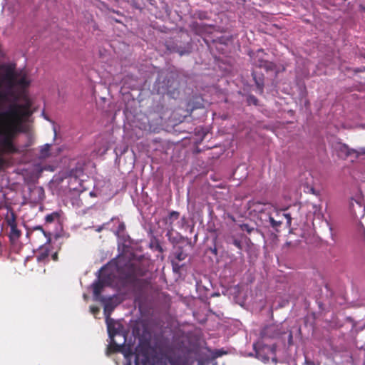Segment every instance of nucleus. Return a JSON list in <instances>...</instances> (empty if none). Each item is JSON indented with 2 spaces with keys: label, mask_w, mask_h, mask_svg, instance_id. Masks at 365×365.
Returning <instances> with one entry per match:
<instances>
[{
  "label": "nucleus",
  "mask_w": 365,
  "mask_h": 365,
  "mask_svg": "<svg viewBox=\"0 0 365 365\" xmlns=\"http://www.w3.org/2000/svg\"><path fill=\"white\" fill-rule=\"evenodd\" d=\"M98 279L92 284L94 301L101 302L104 306V315L107 329L118 323L110 318L114 309L121 302L120 297L116 294L103 296L101 292L106 286H124L131 281L135 275V269L132 264L125 263L121 266L118 263H110L103 267L98 272Z\"/></svg>",
  "instance_id": "nucleus-1"
},
{
  "label": "nucleus",
  "mask_w": 365,
  "mask_h": 365,
  "mask_svg": "<svg viewBox=\"0 0 365 365\" xmlns=\"http://www.w3.org/2000/svg\"><path fill=\"white\" fill-rule=\"evenodd\" d=\"M108 329L110 344L106 349V355L110 352H120L124 356L125 365H166L156 355L151 354L145 347L138 346L134 349L133 344H126V335L124 327L119 322L111 325Z\"/></svg>",
  "instance_id": "nucleus-2"
},
{
  "label": "nucleus",
  "mask_w": 365,
  "mask_h": 365,
  "mask_svg": "<svg viewBox=\"0 0 365 365\" xmlns=\"http://www.w3.org/2000/svg\"><path fill=\"white\" fill-rule=\"evenodd\" d=\"M180 81L178 73L173 71H163L158 73L153 90L158 94H167L172 98H177L180 95Z\"/></svg>",
  "instance_id": "nucleus-3"
},
{
  "label": "nucleus",
  "mask_w": 365,
  "mask_h": 365,
  "mask_svg": "<svg viewBox=\"0 0 365 365\" xmlns=\"http://www.w3.org/2000/svg\"><path fill=\"white\" fill-rule=\"evenodd\" d=\"M83 168L81 165L76 166L69 171L68 177V187L70 190L82 192L83 190Z\"/></svg>",
  "instance_id": "nucleus-4"
},
{
  "label": "nucleus",
  "mask_w": 365,
  "mask_h": 365,
  "mask_svg": "<svg viewBox=\"0 0 365 365\" xmlns=\"http://www.w3.org/2000/svg\"><path fill=\"white\" fill-rule=\"evenodd\" d=\"M165 47L170 53H177L181 56L189 54L192 51L190 41L169 40L165 42Z\"/></svg>",
  "instance_id": "nucleus-5"
},
{
  "label": "nucleus",
  "mask_w": 365,
  "mask_h": 365,
  "mask_svg": "<svg viewBox=\"0 0 365 365\" xmlns=\"http://www.w3.org/2000/svg\"><path fill=\"white\" fill-rule=\"evenodd\" d=\"M264 55V53L262 49H258L255 53H250L252 63L255 66L262 68L267 71H274L275 68V65L272 62L264 60L263 58Z\"/></svg>",
  "instance_id": "nucleus-6"
},
{
  "label": "nucleus",
  "mask_w": 365,
  "mask_h": 365,
  "mask_svg": "<svg viewBox=\"0 0 365 365\" xmlns=\"http://www.w3.org/2000/svg\"><path fill=\"white\" fill-rule=\"evenodd\" d=\"M256 357L264 363L269 361L270 356H273L272 361L277 362L275 358L276 346L274 345H263L262 347L257 349L254 346Z\"/></svg>",
  "instance_id": "nucleus-7"
},
{
  "label": "nucleus",
  "mask_w": 365,
  "mask_h": 365,
  "mask_svg": "<svg viewBox=\"0 0 365 365\" xmlns=\"http://www.w3.org/2000/svg\"><path fill=\"white\" fill-rule=\"evenodd\" d=\"M249 209L252 211L257 212L259 216L270 212L273 209V205L269 202H262L259 201H250L248 202Z\"/></svg>",
  "instance_id": "nucleus-8"
},
{
  "label": "nucleus",
  "mask_w": 365,
  "mask_h": 365,
  "mask_svg": "<svg viewBox=\"0 0 365 365\" xmlns=\"http://www.w3.org/2000/svg\"><path fill=\"white\" fill-rule=\"evenodd\" d=\"M10 77L13 83L22 88H25L30 84V81L28 79L26 73L24 71L19 73L15 72L14 70L9 72Z\"/></svg>",
  "instance_id": "nucleus-9"
},
{
  "label": "nucleus",
  "mask_w": 365,
  "mask_h": 365,
  "mask_svg": "<svg viewBox=\"0 0 365 365\" xmlns=\"http://www.w3.org/2000/svg\"><path fill=\"white\" fill-rule=\"evenodd\" d=\"M259 218L264 227H272L275 231H279V228L281 226L279 224V221L275 220L271 212H267L266 215H262Z\"/></svg>",
  "instance_id": "nucleus-10"
},
{
  "label": "nucleus",
  "mask_w": 365,
  "mask_h": 365,
  "mask_svg": "<svg viewBox=\"0 0 365 365\" xmlns=\"http://www.w3.org/2000/svg\"><path fill=\"white\" fill-rule=\"evenodd\" d=\"M272 215L274 217L275 220L279 221L281 225L284 220H286L287 225L289 227L292 222V217L289 213H286L281 210H278L273 205V209L271 210Z\"/></svg>",
  "instance_id": "nucleus-11"
},
{
  "label": "nucleus",
  "mask_w": 365,
  "mask_h": 365,
  "mask_svg": "<svg viewBox=\"0 0 365 365\" xmlns=\"http://www.w3.org/2000/svg\"><path fill=\"white\" fill-rule=\"evenodd\" d=\"M349 210L350 213L355 217H358L359 215L364 216L365 213V207L359 200L351 199L349 203Z\"/></svg>",
  "instance_id": "nucleus-12"
},
{
  "label": "nucleus",
  "mask_w": 365,
  "mask_h": 365,
  "mask_svg": "<svg viewBox=\"0 0 365 365\" xmlns=\"http://www.w3.org/2000/svg\"><path fill=\"white\" fill-rule=\"evenodd\" d=\"M180 217V212L177 211H171L168 215L163 217V222L165 225V228L170 232L173 230V222L178 220Z\"/></svg>",
  "instance_id": "nucleus-13"
},
{
  "label": "nucleus",
  "mask_w": 365,
  "mask_h": 365,
  "mask_svg": "<svg viewBox=\"0 0 365 365\" xmlns=\"http://www.w3.org/2000/svg\"><path fill=\"white\" fill-rule=\"evenodd\" d=\"M252 76L255 83L257 90L259 93H262L264 91V76L262 73H258L256 71H252Z\"/></svg>",
  "instance_id": "nucleus-14"
},
{
  "label": "nucleus",
  "mask_w": 365,
  "mask_h": 365,
  "mask_svg": "<svg viewBox=\"0 0 365 365\" xmlns=\"http://www.w3.org/2000/svg\"><path fill=\"white\" fill-rule=\"evenodd\" d=\"M212 29V28L210 25H207L202 23H195L193 24V30L198 35H201L204 33H209L211 31Z\"/></svg>",
  "instance_id": "nucleus-15"
},
{
  "label": "nucleus",
  "mask_w": 365,
  "mask_h": 365,
  "mask_svg": "<svg viewBox=\"0 0 365 365\" xmlns=\"http://www.w3.org/2000/svg\"><path fill=\"white\" fill-rule=\"evenodd\" d=\"M5 222L10 227L13 225H16V215L11 208L6 209V214L5 215Z\"/></svg>",
  "instance_id": "nucleus-16"
},
{
  "label": "nucleus",
  "mask_w": 365,
  "mask_h": 365,
  "mask_svg": "<svg viewBox=\"0 0 365 365\" xmlns=\"http://www.w3.org/2000/svg\"><path fill=\"white\" fill-rule=\"evenodd\" d=\"M21 231L17 228L16 225L10 227L9 239L12 243H15L21 236Z\"/></svg>",
  "instance_id": "nucleus-17"
},
{
  "label": "nucleus",
  "mask_w": 365,
  "mask_h": 365,
  "mask_svg": "<svg viewBox=\"0 0 365 365\" xmlns=\"http://www.w3.org/2000/svg\"><path fill=\"white\" fill-rule=\"evenodd\" d=\"M339 150L346 157L351 156L353 154V152H355V149L349 148L346 144L340 145Z\"/></svg>",
  "instance_id": "nucleus-18"
},
{
  "label": "nucleus",
  "mask_w": 365,
  "mask_h": 365,
  "mask_svg": "<svg viewBox=\"0 0 365 365\" xmlns=\"http://www.w3.org/2000/svg\"><path fill=\"white\" fill-rule=\"evenodd\" d=\"M174 255L175 259H177L178 261H182L187 257V254L184 252L181 247H178L176 249V250L174 252Z\"/></svg>",
  "instance_id": "nucleus-19"
},
{
  "label": "nucleus",
  "mask_w": 365,
  "mask_h": 365,
  "mask_svg": "<svg viewBox=\"0 0 365 365\" xmlns=\"http://www.w3.org/2000/svg\"><path fill=\"white\" fill-rule=\"evenodd\" d=\"M228 243L234 245L235 247H237L239 250H242L243 247L242 242L240 240L232 237L229 241Z\"/></svg>",
  "instance_id": "nucleus-20"
},
{
  "label": "nucleus",
  "mask_w": 365,
  "mask_h": 365,
  "mask_svg": "<svg viewBox=\"0 0 365 365\" xmlns=\"http://www.w3.org/2000/svg\"><path fill=\"white\" fill-rule=\"evenodd\" d=\"M58 217V215L57 212H52L46 216L45 220L46 222L51 223L53 222Z\"/></svg>",
  "instance_id": "nucleus-21"
},
{
  "label": "nucleus",
  "mask_w": 365,
  "mask_h": 365,
  "mask_svg": "<svg viewBox=\"0 0 365 365\" xmlns=\"http://www.w3.org/2000/svg\"><path fill=\"white\" fill-rule=\"evenodd\" d=\"M247 102L249 105L257 106L258 103V99L253 95H249L247 98Z\"/></svg>",
  "instance_id": "nucleus-22"
},
{
  "label": "nucleus",
  "mask_w": 365,
  "mask_h": 365,
  "mask_svg": "<svg viewBox=\"0 0 365 365\" xmlns=\"http://www.w3.org/2000/svg\"><path fill=\"white\" fill-rule=\"evenodd\" d=\"M240 228L242 231L247 232L248 234H250L252 232L255 230V228L253 227H251L248 224H242L240 225Z\"/></svg>",
  "instance_id": "nucleus-23"
},
{
  "label": "nucleus",
  "mask_w": 365,
  "mask_h": 365,
  "mask_svg": "<svg viewBox=\"0 0 365 365\" xmlns=\"http://www.w3.org/2000/svg\"><path fill=\"white\" fill-rule=\"evenodd\" d=\"M51 145L50 144H45L42 148L41 149V155L43 157H46L48 155L49 150H50Z\"/></svg>",
  "instance_id": "nucleus-24"
},
{
  "label": "nucleus",
  "mask_w": 365,
  "mask_h": 365,
  "mask_svg": "<svg viewBox=\"0 0 365 365\" xmlns=\"http://www.w3.org/2000/svg\"><path fill=\"white\" fill-rule=\"evenodd\" d=\"M90 312L95 317H96L98 313L100 312V308L95 306H91Z\"/></svg>",
  "instance_id": "nucleus-25"
},
{
  "label": "nucleus",
  "mask_w": 365,
  "mask_h": 365,
  "mask_svg": "<svg viewBox=\"0 0 365 365\" xmlns=\"http://www.w3.org/2000/svg\"><path fill=\"white\" fill-rule=\"evenodd\" d=\"M353 154H355L356 158L361 155H365V148H361L359 150H355V152H353Z\"/></svg>",
  "instance_id": "nucleus-26"
},
{
  "label": "nucleus",
  "mask_w": 365,
  "mask_h": 365,
  "mask_svg": "<svg viewBox=\"0 0 365 365\" xmlns=\"http://www.w3.org/2000/svg\"><path fill=\"white\" fill-rule=\"evenodd\" d=\"M224 354H225V352L222 350H215V351L214 352V356L220 357L222 356Z\"/></svg>",
  "instance_id": "nucleus-27"
},
{
  "label": "nucleus",
  "mask_w": 365,
  "mask_h": 365,
  "mask_svg": "<svg viewBox=\"0 0 365 365\" xmlns=\"http://www.w3.org/2000/svg\"><path fill=\"white\" fill-rule=\"evenodd\" d=\"M127 149H128L127 147L125 148L123 150H119L118 148H116L115 149L116 155L117 156L118 155V153H120V155H123L127 150Z\"/></svg>",
  "instance_id": "nucleus-28"
},
{
  "label": "nucleus",
  "mask_w": 365,
  "mask_h": 365,
  "mask_svg": "<svg viewBox=\"0 0 365 365\" xmlns=\"http://www.w3.org/2000/svg\"><path fill=\"white\" fill-rule=\"evenodd\" d=\"M36 192H38V193L39 198L41 199V195H43V188L42 187H38L36 189Z\"/></svg>",
  "instance_id": "nucleus-29"
},
{
  "label": "nucleus",
  "mask_w": 365,
  "mask_h": 365,
  "mask_svg": "<svg viewBox=\"0 0 365 365\" xmlns=\"http://www.w3.org/2000/svg\"><path fill=\"white\" fill-rule=\"evenodd\" d=\"M36 230H41L45 236H46V232L43 231V228L41 226H36L34 228Z\"/></svg>",
  "instance_id": "nucleus-30"
},
{
  "label": "nucleus",
  "mask_w": 365,
  "mask_h": 365,
  "mask_svg": "<svg viewBox=\"0 0 365 365\" xmlns=\"http://www.w3.org/2000/svg\"><path fill=\"white\" fill-rule=\"evenodd\" d=\"M359 11L362 13H365V5L360 4L359 5Z\"/></svg>",
  "instance_id": "nucleus-31"
},
{
  "label": "nucleus",
  "mask_w": 365,
  "mask_h": 365,
  "mask_svg": "<svg viewBox=\"0 0 365 365\" xmlns=\"http://www.w3.org/2000/svg\"><path fill=\"white\" fill-rule=\"evenodd\" d=\"M180 221H181L182 225H183V224H185V223H187V218H186L185 216H183V217L181 218Z\"/></svg>",
  "instance_id": "nucleus-32"
},
{
  "label": "nucleus",
  "mask_w": 365,
  "mask_h": 365,
  "mask_svg": "<svg viewBox=\"0 0 365 365\" xmlns=\"http://www.w3.org/2000/svg\"><path fill=\"white\" fill-rule=\"evenodd\" d=\"M103 226H98L96 228V231L100 232L103 230Z\"/></svg>",
  "instance_id": "nucleus-33"
},
{
  "label": "nucleus",
  "mask_w": 365,
  "mask_h": 365,
  "mask_svg": "<svg viewBox=\"0 0 365 365\" xmlns=\"http://www.w3.org/2000/svg\"><path fill=\"white\" fill-rule=\"evenodd\" d=\"M53 132H54V138H56V135H57V131H56V125L53 126Z\"/></svg>",
  "instance_id": "nucleus-34"
},
{
  "label": "nucleus",
  "mask_w": 365,
  "mask_h": 365,
  "mask_svg": "<svg viewBox=\"0 0 365 365\" xmlns=\"http://www.w3.org/2000/svg\"><path fill=\"white\" fill-rule=\"evenodd\" d=\"M124 227H125V226H124L123 224H121V225H119V229L120 230H123V229H124Z\"/></svg>",
  "instance_id": "nucleus-35"
},
{
  "label": "nucleus",
  "mask_w": 365,
  "mask_h": 365,
  "mask_svg": "<svg viewBox=\"0 0 365 365\" xmlns=\"http://www.w3.org/2000/svg\"><path fill=\"white\" fill-rule=\"evenodd\" d=\"M362 242H363L364 246L365 247V232H364V237H363Z\"/></svg>",
  "instance_id": "nucleus-36"
},
{
  "label": "nucleus",
  "mask_w": 365,
  "mask_h": 365,
  "mask_svg": "<svg viewBox=\"0 0 365 365\" xmlns=\"http://www.w3.org/2000/svg\"><path fill=\"white\" fill-rule=\"evenodd\" d=\"M53 259L54 260H56V259H57V254H56H56H54V255H53Z\"/></svg>",
  "instance_id": "nucleus-37"
},
{
  "label": "nucleus",
  "mask_w": 365,
  "mask_h": 365,
  "mask_svg": "<svg viewBox=\"0 0 365 365\" xmlns=\"http://www.w3.org/2000/svg\"><path fill=\"white\" fill-rule=\"evenodd\" d=\"M83 299H84L85 300H86V299H88V296H87V294H83Z\"/></svg>",
  "instance_id": "nucleus-38"
},
{
  "label": "nucleus",
  "mask_w": 365,
  "mask_h": 365,
  "mask_svg": "<svg viewBox=\"0 0 365 365\" xmlns=\"http://www.w3.org/2000/svg\"><path fill=\"white\" fill-rule=\"evenodd\" d=\"M212 252H213L215 254H217V249H216V248H215V249L212 250Z\"/></svg>",
  "instance_id": "nucleus-39"
},
{
  "label": "nucleus",
  "mask_w": 365,
  "mask_h": 365,
  "mask_svg": "<svg viewBox=\"0 0 365 365\" xmlns=\"http://www.w3.org/2000/svg\"><path fill=\"white\" fill-rule=\"evenodd\" d=\"M289 340H292V334H289Z\"/></svg>",
  "instance_id": "nucleus-40"
},
{
  "label": "nucleus",
  "mask_w": 365,
  "mask_h": 365,
  "mask_svg": "<svg viewBox=\"0 0 365 365\" xmlns=\"http://www.w3.org/2000/svg\"><path fill=\"white\" fill-rule=\"evenodd\" d=\"M173 269H175V264H174V262H173Z\"/></svg>",
  "instance_id": "nucleus-41"
}]
</instances>
